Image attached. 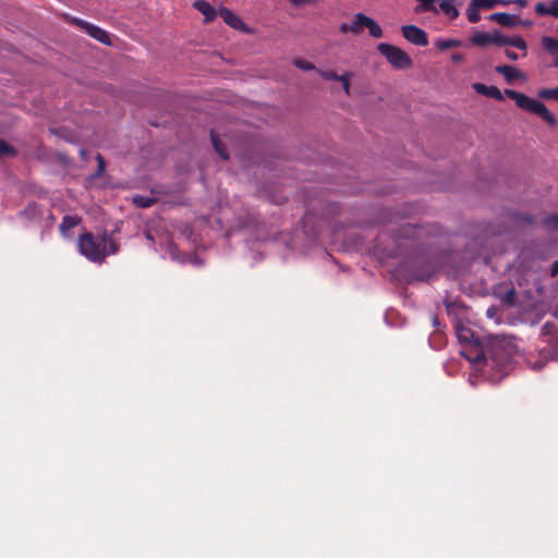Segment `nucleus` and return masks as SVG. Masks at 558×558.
<instances>
[{"label":"nucleus","mask_w":558,"mask_h":558,"mask_svg":"<svg viewBox=\"0 0 558 558\" xmlns=\"http://www.w3.org/2000/svg\"><path fill=\"white\" fill-rule=\"evenodd\" d=\"M219 15L229 26H231L235 29H242L244 27L243 21L236 14H234L231 10H229L227 8H222L219 11Z\"/></svg>","instance_id":"obj_11"},{"label":"nucleus","mask_w":558,"mask_h":558,"mask_svg":"<svg viewBox=\"0 0 558 558\" xmlns=\"http://www.w3.org/2000/svg\"><path fill=\"white\" fill-rule=\"evenodd\" d=\"M210 140H211V143H213V146L216 150V153L223 159V160H228L229 159V155L227 153V149H226V146L223 145V143L219 140L218 135L215 133L214 130L210 131Z\"/></svg>","instance_id":"obj_18"},{"label":"nucleus","mask_w":558,"mask_h":558,"mask_svg":"<svg viewBox=\"0 0 558 558\" xmlns=\"http://www.w3.org/2000/svg\"><path fill=\"white\" fill-rule=\"evenodd\" d=\"M317 72L324 80L339 81V78H342L341 75L333 71L317 70Z\"/></svg>","instance_id":"obj_30"},{"label":"nucleus","mask_w":558,"mask_h":558,"mask_svg":"<svg viewBox=\"0 0 558 558\" xmlns=\"http://www.w3.org/2000/svg\"><path fill=\"white\" fill-rule=\"evenodd\" d=\"M505 54L508 59L513 60V61L518 60V58H519V56L514 51L509 50V49L505 50Z\"/></svg>","instance_id":"obj_38"},{"label":"nucleus","mask_w":558,"mask_h":558,"mask_svg":"<svg viewBox=\"0 0 558 558\" xmlns=\"http://www.w3.org/2000/svg\"><path fill=\"white\" fill-rule=\"evenodd\" d=\"M548 361H553V360L551 359H547L546 356H544L543 349H542V350H539L538 357L535 359L534 361L532 360V357H529L527 363H529V365L531 366L532 369L541 371V369L544 368L545 364Z\"/></svg>","instance_id":"obj_22"},{"label":"nucleus","mask_w":558,"mask_h":558,"mask_svg":"<svg viewBox=\"0 0 558 558\" xmlns=\"http://www.w3.org/2000/svg\"><path fill=\"white\" fill-rule=\"evenodd\" d=\"M514 294V290L512 289L510 292H509V296H512Z\"/></svg>","instance_id":"obj_43"},{"label":"nucleus","mask_w":558,"mask_h":558,"mask_svg":"<svg viewBox=\"0 0 558 558\" xmlns=\"http://www.w3.org/2000/svg\"><path fill=\"white\" fill-rule=\"evenodd\" d=\"M339 31L342 34L351 33V24L350 23H341L339 26Z\"/></svg>","instance_id":"obj_37"},{"label":"nucleus","mask_w":558,"mask_h":558,"mask_svg":"<svg viewBox=\"0 0 558 558\" xmlns=\"http://www.w3.org/2000/svg\"><path fill=\"white\" fill-rule=\"evenodd\" d=\"M496 72L502 74L507 83H512L513 81L522 77V72L520 70L507 64L496 66Z\"/></svg>","instance_id":"obj_13"},{"label":"nucleus","mask_w":558,"mask_h":558,"mask_svg":"<svg viewBox=\"0 0 558 558\" xmlns=\"http://www.w3.org/2000/svg\"><path fill=\"white\" fill-rule=\"evenodd\" d=\"M365 21H366V26H364V28L368 29V34L374 38H381L384 33H383V28L380 27V25L369 16H367V20H365Z\"/></svg>","instance_id":"obj_21"},{"label":"nucleus","mask_w":558,"mask_h":558,"mask_svg":"<svg viewBox=\"0 0 558 558\" xmlns=\"http://www.w3.org/2000/svg\"><path fill=\"white\" fill-rule=\"evenodd\" d=\"M341 76H342V78H339V82L342 83V87H343L345 94L349 95L350 94V86H351L350 85L351 73H345V74H342Z\"/></svg>","instance_id":"obj_34"},{"label":"nucleus","mask_w":558,"mask_h":558,"mask_svg":"<svg viewBox=\"0 0 558 558\" xmlns=\"http://www.w3.org/2000/svg\"><path fill=\"white\" fill-rule=\"evenodd\" d=\"M457 337H458L459 341L465 345L464 350L462 352L463 355H464V353L475 354L474 345H475V343H481V342L477 339H474V333L470 328L459 326L457 328Z\"/></svg>","instance_id":"obj_8"},{"label":"nucleus","mask_w":558,"mask_h":558,"mask_svg":"<svg viewBox=\"0 0 558 558\" xmlns=\"http://www.w3.org/2000/svg\"><path fill=\"white\" fill-rule=\"evenodd\" d=\"M401 231L402 236H411L414 233V227L411 225H405L401 227Z\"/></svg>","instance_id":"obj_35"},{"label":"nucleus","mask_w":558,"mask_h":558,"mask_svg":"<svg viewBox=\"0 0 558 558\" xmlns=\"http://www.w3.org/2000/svg\"><path fill=\"white\" fill-rule=\"evenodd\" d=\"M549 7H550L549 15L558 19V0L551 1Z\"/></svg>","instance_id":"obj_36"},{"label":"nucleus","mask_w":558,"mask_h":558,"mask_svg":"<svg viewBox=\"0 0 558 558\" xmlns=\"http://www.w3.org/2000/svg\"><path fill=\"white\" fill-rule=\"evenodd\" d=\"M505 94L510 99L514 100L515 105L520 109L538 116L551 128H555L557 125L556 117L548 110V108L542 101H538L534 98L526 96L525 94L519 93L513 89H506Z\"/></svg>","instance_id":"obj_3"},{"label":"nucleus","mask_w":558,"mask_h":558,"mask_svg":"<svg viewBox=\"0 0 558 558\" xmlns=\"http://www.w3.org/2000/svg\"><path fill=\"white\" fill-rule=\"evenodd\" d=\"M461 45V41L460 40H457V39H438L435 44V46L441 50V51H445V50H448V49H451V48H454V47H459Z\"/></svg>","instance_id":"obj_25"},{"label":"nucleus","mask_w":558,"mask_h":558,"mask_svg":"<svg viewBox=\"0 0 558 558\" xmlns=\"http://www.w3.org/2000/svg\"><path fill=\"white\" fill-rule=\"evenodd\" d=\"M466 16L469 22L477 23L481 20L480 8H477L476 3L471 0L469 8L466 10Z\"/></svg>","instance_id":"obj_24"},{"label":"nucleus","mask_w":558,"mask_h":558,"mask_svg":"<svg viewBox=\"0 0 558 558\" xmlns=\"http://www.w3.org/2000/svg\"><path fill=\"white\" fill-rule=\"evenodd\" d=\"M537 96L542 99H554L558 101V86L555 88H543L539 89Z\"/></svg>","instance_id":"obj_26"},{"label":"nucleus","mask_w":558,"mask_h":558,"mask_svg":"<svg viewBox=\"0 0 558 558\" xmlns=\"http://www.w3.org/2000/svg\"><path fill=\"white\" fill-rule=\"evenodd\" d=\"M550 272H551V276L558 275V259L553 264Z\"/></svg>","instance_id":"obj_39"},{"label":"nucleus","mask_w":558,"mask_h":558,"mask_svg":"<svg viewBox=\"0 0 558 558\" xmlns=\"http://www.w3.org/2000/svg\"><path fill=\"white\" fill-rule=\"evenodd\" d=\"M439 9L450 20H456L459 16L457 0H439Z\"/></svg>","instance_id":"obj_16"},{"label":"nucleus","mask_w":558,"mask_h":558,"mask_svg":"<svg viewBox=\"0 0 558 558\" xmlns=\"http://www.w3.org/2000/svg\"><path fill=\"white\" fill-rule=\"evenodd\" d=\"M81 221H82V218L80 216L65 215L62 218V222L60 225V230L62 233H65L66 231L71 230L74 227H76L77 225H80Z\"/></svg>","instance_id":"obj_19"},{"label":"nucleus","mask_w":558,"mask_h":558,"mask_svg":"<svg viewBox=\"0 0 558 558\" xmlns=\"http://www.w3.org/2000/svg\"><path fill=\"white\" fill-rule=\"evenodd\" d=\"M367 20V15L364 14V13H356L354 14L352 21H351V33L353 35H360L363 29H364V26H366V21Z\"/></svg>","instance_id":"obj_17"},{"label":"nucleus","mask_w":558,"mask_h":558,"mask_svg":"<svg viewBox=\"0 0 558 558\" xmlns=\"http://www.w3.org/2000/svg\"><path fill=\"white\" fill-rule=\"evenodd\" d=\"M294 65L301 70H305V71H308V70H314L315 69V65L306 60H303V59H295L294 60Z\"/></svg>","instance_id":"obj_32"},{"label":"nucleus","mask_w":558,"mask_h":558,"mask_svg":"<svg viewBox=\"0 0 558 558\" xmlns=\"http://www.w3.org/2000/svg\"><path fill=\"white\" fill-rule=\"evenodd\" d=\"M96 161H97V171H96L95 177H100L104 174V172L106 170V161H105V158L100 154H97Z\"/></svg>","instance_id":"obj_31"},{"label":"nucleus","mask_w":558,"mask_h":558,"mask_svg":"<svg viewBox=\"0 0 558 558\" xmlns=\"http://www.w3.org/2000/svg\"><path fill=\"white\" fill-rule=\"evenodd\" d=\"M474 348L475 354L464 353V356L473 363L485 362L488 365L490 361L492 367L500 371L506 369L511 363L513 347L504 337L496 336L489 338L485 344L475 343Z\"/></svg>","instance_id":"obj_1"},{"label":"nucleus","mask_w":558,"mask_h":558,"mask_svg":"<svg viewBox=\"0 0 558 558\" xmlns=\"http://www.w3.org/2000/svg\"><path fill=\"white\" fill-rule=\"evenodd\" d=\"M365 21H366V26H364V28L368 29V34L374 38H381L384 33H383V28L380 27V25L369 16H367V20H365Z\"/></svg>","instance_id":"obj_20"},{"label":"nucleus","mask_w":558,"mask_h":558,"mask_svg":"<svg viewBox=\"0 0 558 558\" xmlns=\"http://www.w3.org/2000/svg\"><path fill=\"white\" fill-rule=\"evenodd\" d=\"M473 1L476 3V5H477V8H480V10L481 9H493L498 3L505 4V2L501 0H473Z\"/></svg>","instance_id":"obj_29"},{"label":"nucleus","mask_w":558,"mask_h":558,"mask_svg":"<svg viewBox=\"0 0 558 558\" xmlns=\"http://www.w3.org/2000/svg\"><path fill=\"white\" fill-rule=\"evenodd\" d=\"M539 337L547 345L543 349L544 356L558 361V325L546 322L541 328Z\"/></svg>","instance_id":"obj_5"},{"label":"nucleus","mask_w":558,"mask_h":558,"mask_svg":"<svg viewBox=\"0 0 558 558\" xmlns=\"http://www.w3.org/2000/svg\"><path fill=\"white\" fill-rule=\"evenodd\" d=\"M470 40L473 45H476L478 47H485L490 44L495 45V32L494 33L476 32L471 37Z\"/></svg>","instance_id":"obj_15"},{"label":"nucleus","mask_w":558,"mask_h":558,"mask_svg":"<svg viewBox=\"0 0 558 558\" xmlns=\"http://www.w3.org/2000/svg\"><path fill=\"white\" fill-rule=\"evenodd\" d=\"M452 60H453L454 62H460V61H462V60H463V56H462V54H460V53H454V54L452 56Z\"/></svg>","instance_id":"obj_40"},{"label":"nucleus","mask_w":558,"mask_h":558,"mask_svg":"<svg viewBox=\"0 0 558 558\" xmlns=\"http://www.w3.org/2000/svg\"><path fill=\"white\" fill-rule=\"evenodd\" d=\"M473 88L480 95L490 97V98H494L499 101L504 100L502 93L496 86H487L482 83H475V84H473Z\"/></svg>","instance_id":"obj_10"},{"label":"nucleus","mask_w":558,"mask_h":558,"mask_svg":"<svg viewBox=\"0 0 558 558\" xmlns=\"http://www.w3.org/2000/svg\"><path fill=\"white\" fill-rule=\"evenodd\" d=\"M133 203L137 207L148 208L155 203V199L153 197H148V196L136 195L133 197Z\"/></svg>","instance_id":"obj_27"},{"label":"nucleus","mask_w":558,"mask_h":558,"mask_svg":"<svg viewBox=\"0 0 558 558\" xmlns=\"http://www.w3.org/2000/svg\"><path fill=\"white\" fill-rule=\"evenodd\" d=\"M554 66L558 68V57L556 58V60L554 61Z\"/></svg>","instance_id":"obj_42"},{"label":"nucleus","mask_w":558,"mask_h":558,"mask_svg":"<svg viewBox=\"0 0 558 558\" xmlns=\"http://www.w3.org/2000/svg\"><path fill=\"white\" fill-rule=\"evenodd\" d=\"M193 5L205 16L207 22L214 21L217 16L215 8L205 0H196Z\"/></svg>","instance_id":"obj_14"},{"label":"nucleus","mask_w":558,"mask_h":558,"mask_svg":"<svg viewBox=\"0 0 558 558\" xmlns=\"http://www.w3.org/2000/svg\"><path fill=\"white\" fill-rule=\"evenodd\" d=\"M495 45L500 46V47L501 46H512V47H515V48L524 51V54L526 53V50H527V44L523 37L518 36V35L517 36H506L497 31L495 32Z\"/></svg>","instance_id":"obj_9"},{"label":"nucleus","mask_w":558,"mask_h":558,"mask_svg":"<svg viewBox=\"0 0 558 558\" xmlns=\"http://www.w3.org/2000/svg\"><path fill=\"white\" fill-rule=\"evenodd\" d=\"M77 246L80 253L93 263H102L107 256L119 251V244L107 231L100 236H95L92 232L81 234Z\"/></svg>","instance_id":"obj_2"},{"label":"nucleus","mask_w":558,"mask_h":558,"mask_svg":"<svg viewBox=\"0 0 558 558\" xmlns=\"http://www.w3.org/2000/svg\"><path fill=\"white\" fill-rule=\"evenodd\" d=\"M72 23L80 26L90 37L98 40L99 43L105 45H111L109 34L105 29L76 17L72 20Z\"/></svg>","instance_id":"obj_6"},{"label":"nucleus","mask_w":558,"mask_h":558,"mask_svg":"<svg viewBox=\"0 0 558 558\" xmlns=\"http://www.w3.org/2000/svg\"><path fill=\"white\" fill-rule=\"evenodd\" d=\"M542 45L551 54L558 53V39L549 36H544L542 38Z\"/></svg>","instance_id":"obj_23"},{"label":"nucleus","mask_w":558,"mask_h":558,"mask_svg":"<svg viewBox=\"0 0 558 558\" xmlns=\"http://www.w3.org/2000/svg\"><path fill=\"white\" fill-rule=\"evenodd\" d=\"M490 21L498 23L501 26L513 27L518 24V17L506 12H496L489 16Z\"/></svg>","instance_id":"obj_12"},{"label":"nucleus","mask_w":558,"mask_h":558,"mask_svg":"<svg viewBox=\"0 0 558 558\" xmlns=\"http://www.w3.org/2000/svg\"><path fill=\"white\" fill-rule=\"evenodd\" d=\"M515 3L523 8V7H526L527 1L526 0H515Z\"/></svg>","instance_id":"obj_41"},{"label":"nucleus","mask_w":558,"mask_h":558,"mask_svg":"<svg viewBox=\"0 0 558 558\" xmlns=\"http://www.w3.org/2000/svg\"><path fill=\"white\" fill-rule=\"evenodd\" d=\"M550 7L546 5L544 2H538L535 5V12L536 14L544 16L549 15Z\"/></svg>","instance_id":"obj_33"},{"label":"nucleus","mask_w":558,"mask_h":558,"mask_svg":"<svg viewBox=\"0 0 558 558\" xmlns=\"http://www.w3.org/2000/svg\"><path fill=\"white\" fill-rule=\"evenodd\" d=\"M16 150L13 146L9 145L5 141L0 140V156H15Z\"/></svg>","instance_id":"obj_28"},{"label":"nucleus","mask_w":558,"mask_h":558,"mask_svg":"<svg viewBox=\"0 0 558 558\" xmlns=\"http://www.w3.org/2000/svg\"><path fill=\"white\" fill-rule=\"evenodd\" d=\"M377 50L383 54L389 64L396 70H407L412 68L413 62L410 56L401 48L381 43L377 46Z\"/></svg>","instance_id":"obj_4"},{"label":"nucleus","mask_w":558,"mask_h":558,"mask_svg":"<svg viewBox=\"0 0 558 558\" xmlns=\"http://www.w3.org/2000/svg\"><path fill=\"white\" fill-rule=\"evenodd\" d=\"M403 37L413 45L425 47L428 45V37L424 29L415 25H404L401 27Z\"/></svg>","instance_id":"obj_7"}]
</instances>
